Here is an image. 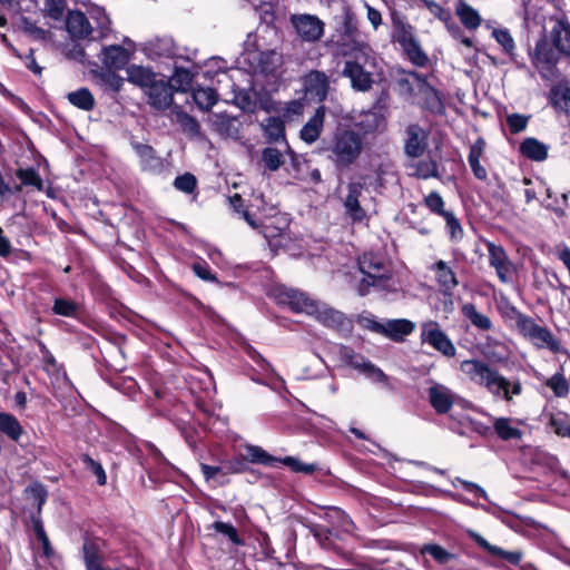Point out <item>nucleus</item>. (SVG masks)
<instances>
[{"instance_id":"2","label":"nucleus","mask_w":570,"mask_h":570,"mask_svg":"<svg viewBox=\"0 0 570 570\" xmlns=\"http://www.w3.org/2000/svg\"><path fill=\"white\" fill-rule=\"evenodd\" d=\"M460 370L472 383L484 387L494 397H502L507 402H510L513 395H519L522 392L520 381H509L498 370L481 360H464L460 364Z\"/></svg>"},{"instance_id":"35","label":"nucleus","mask_w":570,"mask_h":570,"mask_svg":"<svg viewBox=\"0 0 570 570\" xmlns=\"http://www.w3.org/2000/svg\"><path fill=\"white\" fill-rule=\"evenodd\" d=\"M520 151L528 158L542 161L548 156L547 146L535 138H527L520 146Z\"/></svg>"},{"instance_id":"56","label":"nucleus","mask_w":570,"mask_h":570,"mask_svg":"<svg viewBox=\"0 0 570 570\" xmlns=\"http://www.w3.org/2000/svg\"><path fill=\"white\" fill-rule=\"evenodd\" d=\"M65 7V0H45V16L57 21L61 20L63 17Z\"/></svg>"},{"instance_id":"37","label":"nucleus","mask_w":570,"mask_h":570,"mask_svg":"<svg viewBox=\"0 0 570 570\" xmlns=\"http://www.w3.org/2000/svg\"><path fill=\"white\" fill-rule=\"evenodd\" d=\"M264 135L269 142L285 140V127L282 119L268 117L263 124Z\"/></svg>"},{"instance_id":"53","label":"nucleus","mask_w":570,"mask_h":570,"mask_svg":"<svg viewBox=\"0 0 570 570\" xmlns=\"http://www.w3.org/2000/svg\"><path fill=\"white\" fill-rule=\"evenodd\" d=\"M26 491L30 493L31 499L37 507V513L41 514L42 507L47 502L48 498V491L46 490L45 485H42L40 482H33L27 488Z\"/></svg>"},{"instance_id":"43","label":"nucleus","mask_w":570,"mask_h":570,"mask_svg":"<svg viewBox=\"0 0 570 570\" xmlns=\"http://www.w3.org/2000/svg\"><path fill=\"white\" fill-rule=\"evenodd\" d=\"M402 49L406 55L407 59L416 67H425L429 63V57L426 52L422 49L417 38L404 45Z\"/></svg>"},{"instance_id":"55","label":"nucleus","mask_w":570,"mask_h":570,"mask_svg":"<svg viewBox=\"0 0 570 570\" xmlns=\"http://www.w3.org/2000/svg\"><path fill=\"white\" fill-rule=\"evenodd\" d=\"M547 385L553 391L558 397H563L569 392V384L562 373H556L548 381Z\"/></svg>"},{"instance_id":"3","label":"nucleus","mask_w":570,"mask_h":570,"mask_svg":"<svg viewBox=\"0 0 570 570\" xmlns=\"http://www.w3.org/2000/svg\"><path fill=\"white\" fill-rule=\"evenodd\" d=\"M364 149L363 137L352 130H337L326 151L337 167H348L357 161Z\"/></svg>"},{"instance_id":"42","label":"nucleus","mask_w":570,"mask_h":570,"mask_svg":"<svg viewBox=\"0 0 570 570\" xmlns=\"http://www.w3.org/2000/svg\"><path fill=\"white\" fill-rule=\"evenodd\" d=\"M384 125V117L379 111H366L361 116L360 120L355 121V126L364 134H370L379 130Z\"/></svg>"},{"instance_id":"4","label":"nucleus","mask_w":570,"mask_h":570,"mask_svg":"<svg viewBox=\"0 0 570 570\" xmlns=\"http://www.w3.org/2000/svg\"><path fill=\"white\" fill-rule=\"evenodd\" d=\"M358 269L363 275L357 285V292L361 296L366 295L370 287L384 288L392 275L389 264L379 255L372 253L360 257Z\"/></svg>"},{"instance_id":"62","label":"nucleus","mask_w":570,"mask_h":570,"mask_svg":"<svg viewBox=\"0 0 570 570\" xmlns=\"http://www.w3.org/2000/svg\"><path fill=\"white\" fill-rule=\"evenodd\" d=\"M282 462L285 465H287L288 468H291V470H293L294 472H302V473H305V474H311V473L316 471V465L315 464L304 463V462H302L298 459L293 458V456H287L285 459H283Z\"/></svg>"},{"instance_id":"38","label":"nucleus","mask_w":570,"mask_h":570,"mask_svg":"<svg viewBox=\"0 0 570 570\" xmlns=\"http://www.w3.org/2000/svg\"><path fill=\"white\" fill-rule=\"evenodd\" d=\"M51 311L55 315L77 318L80 313V305L70 298L56 297Z\"/></svg>"},{"instance_id":"18","label":"nucleus","mask_w":570,"mask_h":570,"mask_svg":"<svg viewBox=\"0 0 570 570\" xmlns=\"http://www.w3.org/2000/svg\"><path fill=\"white\" fill-rule=\"evenodd\" d=\"M532 63L542 76L546 71H550L558 61V55L553 48L546 40L537 42L534 52L532 55Z\"/></svg>"},{"instance_id":"52","label":"nucleus","mask_w":570,"mask_h":570,"mask_svg":"<svg viewBox=\"0 0 570 570\" xmlns=\"http://www.w3.org/2000/svg\"><path fill=\"white\" fill-rule=\"evenodd\" d=\"M80 459L85 468L91 471L92 474L97 478V483L99 485H105L107 483V475L102 465L86 453L81 454Z\"/></svg>"},{"instance_id":"39","label":"nucleus","mask_w":570,"mask_h":570,"mask_svg":"<svg viewBox=\"0 0 570 570\" xmlns=\"http://www.w3.org/2000/svg\"><path fill=\"white\" fill-rule=\"evenodd\" d=\"M262 73L273 75L282 65V56L275 50L262 51L257 58Z\"/></svg>"},{"instance_id":"17","label":"nucleus","mask_w":570,"mask_h":570,"mask_svg":"<svg viewBox=\"0 0 570 570\" xmlns=\"http://www.w3.org/2000/svg\"><path fill=\"white\" fill-rule=\"evenodd\" d=\"M363 61H345L342 75L351 80L352 88L357 91H368L372 88V75L364 69Z\"/></svg>"},{"instance_id":"64","label":"nucleus","mask_w":570,"mask_h":570,"mask_svg":"<svg viewBox=\"0 0 570 570\" xmlns=\"http://www.w3.org/2000/svg\"><path fill=\"white\" fill-rule=\"evenodd\" d=\"M197 187V179L190 173L180 175V191L194 194Z\"/></svg>"},{"instance_id":"9","label":"nucleus","mask_w":570,"mask_h":570,"mask_svg":"<svg viewBox=\"0 0 570 570\" xmlns=\"http://www.w3.org/2000/svg\"><path fill=\"white\" fill-rule=\"evenodd\" d=\"M488 250L489 264L495 269L497 276L501 283H510L515 273V267L510 261L505 249L498 244L485 240Z\"/></svg>"},{"instance_id":"44","label":"nucleus","mask_w":570,"mask_h":570,"mask_svg":"<svg viewBox=\"0 0 570 570\" xmlns=\"http://www.w3.org/2000/svg\"><path fill=\"white\" fill-rule=\"evenodd\" d=\"M191 97L200 110H209L218 99L217 92L212 88L193 89Z\"/></svg>"},{"instance_id":"63","label":"nucleus","mask_w":570,"mask_h":570,"mask_svg":"<svg viewBox=\"0 0 570 570\" xmlns=\"http://www.w3.org/2000/svg\"><path fill=\"white\" fill-rule=\"evenodd\" d=\"M529 118L520 114H512L507 117V124L512 134H518L527 128Z\"/></svg>"},{"instance_id":"61","label":"nucleus","mask_w":570,"mask_h":570,"mask_svg":"<svg viewBox=\"0 0 570 570\" xmlns=\"http://www.w3.org/2000/svg\"><path fill=\"white\" fill-rule=\"evenodd\" d=\"M443 218L446 223L451 238L454 240L461 239L463 236V229L455 215L452 212L444 213Z\"/></svg>"},{"instance_id":"58","label":"nucleus","mask_w":570,"mask_h":570,"mask_svg":"<svg viewBox=\"0 0 570 570\" xmlns=\"http://www.w3.org/2000/svg\"><path fill=\"white\" fill-rule=\"evenodd\" d=\"M500 309L504 318L514 322L515 328L527 316L508 301H502Z\"/></svg>"},{"instance_id":"34","label":"nucleus","mask_w":570,"mask_h":570,"mask_svg":"<svg viewBox=\"0 0 570 570\" xmlns=\"http://www.w3.org/2000/svg\"><path fill=\"white\" fill-rule=\"evenodd\" d=\"M97 82L106 90L118 94L124 85V78L117 75L112 69H102L95 72Z\"/></svg>"},{"instance_id":"5","label":"nucleus","mask_w":570,"mask_h":570,"mask_svg":"<svg viewBox=\"0 0 570 570\" xmlns=\"http://www.w3.org/2000/svg\"><path fill=\"white\" fill-rule=\"evenodd\" d=\"M517 331L524 340L530 342L537 348H547L552 353H558L561 350L560 342L554 337L551 331L548 327L538 324L528 315L519 324Z\"/></svg>"},{"instance_id":"46","label":"nucleus","mask_w":570,"mask_h":570,"mask_svg":"<svg viewBox=\"0 0 570 570\" xmlns=\"http://www.w3.org/2000/svg\"><path fill=\"white\" fill-rule=\"evenodd\" d=\"M244 459L250 463L274 465L278 460L257 445H246Z\"/></svg>"},{"instance_id":"8","label":"nucleus","mask_w":570,"mask_h":570,"mask_svg":"<svg viewBox=\"0 0 570 570\" xmlns=\"http://www.w3.org/2000/svg\"><path fill=\"white\" fill-rule=\"evenodd\" d=\"M144 51L153 60H169L171 78L178 77V60L176 45L173 38H156L145 45Z\"/></svg>"},{"instance_id":"45","label":"nucleus","mask_w":570,"mask_h":570,"mask_svg":"<svg viewBox=\"0 0 570 570\" xmlns=\"http://www.w3.org/2000/svg\"><path fill=\"white\" fill-rule=\"evenodd\" d=\"M410 168L412 169L411 175L421 179L438 177V165L431 158L413 161Z\"/></svg>"},{"instance_id":"14","label":"nucleus","mask_w":570,"mask_h":570,"mask_svg":"<svg viewBox=\"0 0 570 570\" xmlns=\"http://www.w3.org/2000/svg\"><path fill=\"white\" fill-rule=\"evenodd\" d=\"M336 45L338 55L347 58L346 61H363L364 63H368L370 59H372L370 46L363 41L356 40L350 35L342 37Z\"/></svg>"},{"instance_id":"36","label":"nucleus","mask_w":570,"mask_h":570,"mask_svg":"<svg viewBox=\"0 0 570 570\" xmlns=\"http://www.w3.org/2000/svg\"><path fill=\"white\" fill-rule=\"evenodd\" d=\"M493 428L498 436L503 441L519 440L522 436V431L512 425V420L509 417H497L493 422Z\"/></svg>"},{"instance_id":"27","label":"nucleus","mask_w":570,"mask_h":570,"mask_svg":"<svg viewBox=\"0 0 570 570\" xmlns=\"http://www.w3.org/2000/svg\"><path fill=\"white\" fill-rule=\"evenodd\" d=\"M155 396L165 405L174 407L178 401V384L175 376L168 377L154 389Z\"/></svg>"},{"instance_id":"12","label":"nucleus","mask_w":570,"mask_h":570,"mask_svg":"<svg viewBox=\"0 0 570 570\" xmlns=\"http://www.w3.org/2000/svg\"><path fill=\"white\" fill-rule=\"evenodd\" d=\"M366 189L365 177L361 180L352 181L347 185V195L344 200V208L346 214L354 220L361 222L365 218L366 213L362 206L363 193Z\"/></svg>"},{"instance_id":"11","label":"nucleus","mask_w":570,"mask_h":570,"mask_svg":"<svg viewBox=\"0 0 570 570\" xmlns=\"http://www.w3.org/2000/svg\"><path fill=\"white\" fill-rule=\"evenodd\" d=\"M175 78L169 77L168 80L157 79L146 91L149 105L157 110H165L174 102V95L178 90L171 81Z\"/></svg>"},{"instance_id":"26","label":"nucleus","mask_w":570,"mask_h":570,"mask_svg":"<svg viewBox=\"0 0 570 570\" xmlns=\"http://www.w3.org/2000/svg\"><path fill=\"white\" fill-rule=\"evenodd\" d=\"M470 538L474 540V542L488 551L491 556L499 557L509 563L517 564L521 560V553L515 551H504L501 548L497 546L490 544L483 537H481L479 533L470 530L469 531Z\"/></svg>"},{"instance_id":"10","label":"nucleus","mask_w":570,"mask_h":570,"mask_svg":"<svg viewBox=\"0 0 570 570\" xmlns=\"http://www.w3.org/2000/svg\"><path fill=\"white\" fill-rule=\"evenodd\" d=\"M421 340L444 356L452 357L456 353L455 346L436 322L429 321L422 325Z\"/></svg>"},{"instance_id":"60","label":"nucleus","mask_w":570,"mask_h":570,"mask_svg":"<svg viewBox=\"0 0 570 570\" xmlns=\"http://www.w3.org/2000/svg\"><path fill=\"white\" fill-rule=\"evenodd\" d=\"M494 39L502 46L507 53H512L515 45L511 33L507 29H494L492 31Z\"/></svg>"},{"instance_id":"7","label":"nucleus","mask_w":570,"mask_h":570,"mask_svg":"<svg viewBox=\"0 0 570 570\" xmlns=\"http://www.w3.org/2000/svg\"><path fill=\"white\" fill-rule=\"evenodd\" d=\"M337 354L340 360L355 370L364 373L372 380L376 382L384 383L387 380V376L383 373V371L376 367L373 363L366 360L363 355L355 353L351 347L340 345L337 347Z\"/></svg>"},{"instance_id":"50","label":"nucleus","mask_w":570,"mask_h":570,"mask_svg":"<svg viewBox=\"0 0 570 570\" xmlns=\"http://www.w3.org/2000/svg\"><path fill=\"white\" fill-rule=\"evenodd\" d=\"M16 176L20 179L21 184L24 186H32L38 190H42L43 181L38 173V170L33 167L28 168H18L16 170Z\"/></svg>"},{"instance_id":"33","label":"nucleus","mask_w":570,"mask_h":570,"mask_svg":"<svg viewBox=\"0 0 570 570\" xmlns=\"http://www.w3.org/2000/svg\"><path fill=\"white\" fill-rule=\"evenodd\" d=\"M393 27H394V40L403 47L404 45L416 39L414 28L402 17L394 16L393 17Z\"/></svg>"},{"instance_id":"51","label":"nucleus","mask_w":570,"mask_h":570,"mask_svg":"<svg viewBox=\"0 0 570 570\" xmlns=\"http://www.w3.org/2000/svg\"><path fill=\"white\" fill-rule=\"evenodd\" d=\"M132 147L145 167L153 168L158 166L159 158L156 157L155 150L151 146L140 142H132Z\"/></svg>"},{"instance_id":"22","label":"nucleus","mask_w":570,"mask_h":570,"mask_svg":"<svg viewBox=\"0 0 570 570\" xmlns=\"http://www.w3.org/2000/svg\"><path fill=\"white\" fill-rule=\"evenodd\" d=\"M101 61L107 69L120 70L128 63L129 52L120 45L104 47Z\"/></svg>"},{"instance_id":"19","label":"nucleus","mask_w":570,"mask_h":570,"mask_svg":"<svg viewBox=\"0 0 570 570\" xmlns=\"http://www.w3.org/2000/svg\"><path fill=\"white\" fill-rule=\"evenodd\" d=\"M428 146V132L419 125H410L406 128L405 153L407 156L420 157Z\"/></svg>"},{"instance_id":"13","label":"nucleus","mask_w":570,"mask_h":570,"mask_svg":"<svg viewBox=\"0 0 570 570\" xmlns=\"http://www.w3.org/2000/svg\"><path fill=\"white\" fill-rule=\"evenodd\" d=\"M291 21L297 35L304 41H317L324 33V23L316 16L294 14L291 18Z\"/></svg>"},{"instance_id":"54","label":"nucleus","mask_w":570,"mask_h":570,"mask_svg":"<svg viewBox=\"0 0 570 570\" xmlns=\"http://www.w3.org/2000/svg\"><path fill=\"white\" fill-rule=\"evenodd\" d=\"M180 129L191 138L202 137L199 122L187 114L180 112Z\"/></svg>"},{"instance_id":"31","label":"nucleus","mask_w":570,"mask_h":570,"mask_svg":"<svg viewBox=\"0 0 570 570\" xmlns=\"http://www.w3.org/2000/svg\"><path fill=\"white\" fill-rule=\"evenodd\" d=\"M552 42L556 49L564 55H570V24L558 21L551 31Z\"/></svg>"},{"instance_id":"24","label":"nucleus","mask_w":570,"mask_h":570,"mask_svg":"<svg viewBox=\"0 0 570 570\" xmlns=\"http://www.w3.org/2000/svg\"><path fill=\"white\" fill-rule=\"evenodd\" d=\"M325 107L320 106L313 117L303 126L301 138L308 144L316 141L323 130Z\"/></svg>"},{"instance_id":"16","label":"nucleus","mask_w":570,"mask_h":570,"mask_svg":"<svg viewBox=\"0 0 570 570\" xmlns=\"http://www.w3.org/2000/svg\"><path fill=\"white\" fill-rule=\"evenodd\" d=\"M302 80L306 96L318 101L325 100L330 89V80L325 72L312 70Z\"/></svg>"},{"instance_id":"40","label":"nucleus","mask_w":570,"mask_h":570,"mask_svg":"<svg viewBox=\"0 0 570 570\" xmlns=\"http://www.w3.org/2000/svg\"><path fill=\"white\" fill-rule=\"evenodd\" d=\"M461 311L464 317H466L474 327L481 331H490L492 328L491 320L487 315L478 312L473 304H464Z\"/></svg>"},{"instance_id":"57","label":"nucleus","mask_w":570,"mask_h":570,"mask_svg":"<svg viewBox=\"0 0 570 570\" xmlns=\"http://www.w3.org/2000/svg\"><path fill=\"white\" fill-rule=\"evenodd\" d=\"M424 205L434 214L440 216H444V213H449L444 210V200L438 191H431L424 198Z\"/></svg>"},{"instance_id":"6","label":"nucleus","mask_w":570,"mask_h":570,"mask_svg":"<svg viewBox=\"0 0 570 570\" xmlns=\"http://www.w3.org/2000/svg\"><path fill=\"white\" fill-rule=\"evenodd\" d=\"M399 85L411 94L416 91L424 108L434 112L441 111L443 105L438 91L420 73L409 72L407 77L399 80Z\"/></svg>"},{"instance_id":"15","label":"nucleus","mask_w":570,"mask_h":570,"mask_svg":"<svg viewBox=\"0 0 570 570\" xmlns=\"http://www.w3.org/2000/svg\"><path fill=\"white\" fill-rule=\"evenodd\" d=\"M455 396L450 387L438 382H432L428 389L429 402L438 414L448 413L454 404Z\"/></svg>"},{"instance_id":"49","label":"nucleus","mask_w":570,"mask_h":570,"mask_svg":"<svg viewBox=\"0 0 570 570\" xmlns=\"http://www.w3.org/2000/svg\"><path fill=\"white\" fill-rule=\"evenodd\" d=\"M328 522L345 533H352L355 525L353 521L340 509H331L326 514Z\"/></svg>"},{"instance_id":"29","label":"nucleus","mask_w":570,"mask_h":570,"mask_svg":"<svg viewBox=\"0 0 570 570\" xmlns=\"http://www.w3.org/2000/svg\"><path fill=\"white\" fill-rule=\"evenodd\" d=\"M0 433L7 435L11 441L19 443L24 430L13 414L0 412Z\"/></svg>"},{"instance_id":"25","label":"nucleus","mask_w":570,"mask_h":570,"mask_svg":"<svg viewBox=\"0 0 570 570\" xmlns=\"http://www.w3.org/2000/svg\"><path fill=\"white\" fill-rule=\"evenodd\" d=\"M129 82L142 88L145 91L157 80V75L150 68L130 65L126 69Z\"/></svg>"},{"instance_id":"48","label":"nucleus","mask_w":570,"mask_h":570,"mask_svg":"<svg viewBox=\"0 0 570 570\" xmlns=\"http://www.w3.org/2000/svg\"><path fill=\"white\" fill-rule=\"evenodd\" d=\"M262 163L271 171H276L284 164V155L275 147H266L262 150Z\"/></svg>"},{"instance_id":"21","label":"nucleus","mask_w":570,"mask_h":570,"mask_svg":"<svg viewBox=\"0 0 570 570\" xmlns=\"http://www.w3.org/2000/svg\"><path fill=\"white\" fill-rule=\"evenodd\" d=\"M66 29L71 37L83 39L92 32L87 16L80 10L69 11L66 18Z\"/></svg>"},{"instance_id":"32","label":"nucleus","mask_w":570,"mask_h":570,"mask_svg":"<svg viewBox=\"0 0 570 570\" xmlns=\"http://www.w3.org/2000/svg\"><path fill=\"white\" fill-rule=\"evenodd\" d=\"M67 100L70 105L83 111H91L96 106V99L87 87L68 92Z\"/></svg>"},{"instance_id":"23","label":"nucleus","mask_w":570,"mask_h":570,"mask_svg":"<svg viewBox=\"0 0 570 570\" xmlns=\"http://www.w3.org/2000/svg\"><path fill=\"white\" fill-rule=\"evenodd\" d=\"M432 269L435 273L436 282L442 292L451 295L459 284L453 269L444 261H438Z\"/></svg>"},{"instance_id":"59","label":"nucleus","mask_w":570,"mask_h":570,"mask_svg":"<svg viewBox=\"0 0 570 570\" xmlns=\"http://www.w3.org/2000/svg\"><path fill=\"white\" fill-rule=\"evenodd\" d=\"M213 528L215 529V531L226 535L234 544H243V541L239 538L237 530L233 524L217 521L213 524Z\"/></svg>"},{"instance_id":"20","label":"nucleus","mask_w":570,"mask_h":570,"mask_svg":"<svg viewBox=\"0 0 570 570\" xmlns=\"http://www.w3.org/2000/svg\"><path fill=\"white\" fill-rule=\"evenodd\" d=\"M104 541L99 538L83 535L82 554L86 570H104L101 560V544Z\"/></svg>"},{"instance_id":"41","label":"nucleus","mask_w":570,"mask_h":570,"mask_svg":"<svg viewBox=\"0 0 570 570\" xmlns=\"http://www.w3.org/2000/svg\"><path fill=\"white\" fill-rule=\"evenodd\" d=\"M413 328L414 325L407 320H393L385 324V335L394 341H402Z\"/></svg>"},{"instance_id":"1","label":"nucleus","mask_w":570,"mask_h":570,"mask_svg":"<svg viewBox=\"0 0 570 570\" xmlns=\"http://www.w3.org/2000/svg\"><path fill=\"white\" fill-rule=\"evenodd\" d=\"M272 294L278 304L288 305L294 312L312 315L327 327L342 330L350 323L342 312L330 307L323 302L311 298L304 292L277 286L273 289Z\"/></svg>"},{"instance_id":"28","label":"nucleus","mask_w":570,"mask_h":570,"mask_svg":"<svg viewBox=\"0 0 570 570\" xmlns=\"http://www.w3.org/2000/svg\"><path fill=\"white\" fill-rule=\"evenodd\" d=\"M455 13L462 24L469 30H475L481 26L482 18L479 12L468 4L464 0H458L455 4Z\"/></svg>"},{"instance_id":"47","label":"nucleus","mask_w":570,"mask_h":570,"mask_svg":"<svg viewBox=\"0 0 570 570\" xmlns=\"http://www.w3.org/2000/svg\"><path fill=\"white\" fill-rule=\"evenodd\" d=\"M422 554H430L438 563L450 566L456 560V556L446 551L439 544H424L421 549Z\"/></svg>"},{"instance_id":"30","label":"nucleus","mask_w":570,"mask_h":570,"mask_svg":"<svg viewBox=\"0 0 570 570\" xmlns=\"http://www.w3.org/2000/svg\"><path fill=\"white\" fill-rule=\"evenodd\" d=\"M308 529L323 549L333 550L337 554L347 558V553L343 552V550L335 544L334 538H336V535H334L332 530L318 524H309Z\"/></svg>"}]
</instances>
